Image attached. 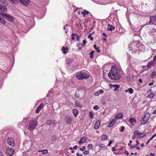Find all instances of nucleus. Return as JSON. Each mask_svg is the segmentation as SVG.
Instances as JSON below:
<instances>
[{"mask_svg":"<svg viewBox=\"0 0 156 156\" xmlns=\"http://www.w3.org/2000/svg\"><path fill=\"white\" fill-rule=\"evenodd\" d=\"M121 71L116 68L112 69L108 75L109 78L112 80H119L121 77Z\"/></svg>","mask_w":156,"mask_h":156,"instance_id":"obj_1","label":"nucleus"},{"mask_svg":"<svg viewBox=\"0 0 156 156\" xmlns=\"http://www.w3.org/2000/svg\"><path fill=\"white\" fill-rule=\"evenodd\" d=\"M37 124V122L36 120H31L29 123L28 129L30 131H32L36 127Z\"/></svg>","mask_w":156,"mask_h":156,"instance_id":"obj_2","label":"nucleus"},{"mask_svg":"<svg viewBox=\"0 0 156 156\" xmlns=\"http://www.w3.org/2000/svg\"><path fill=\"white\" fill-rule=\"evenodd\" d=\"M76 77L80 80L87 79L89 77V76L85 73L81 72L77 73L76 75Z\"/></svg>","mask_w":156,"mask_h":156,"instance_id":"obj_3","label":"nucleus"},{"mask_svg":"<svg viewBox=\"0 0 156 156\" xmlns=\"http://www.w3.org/2000/svg\"><path fill=\"white\" fill-rule=\"evenodd\" d=\"M150 117V114L147 113H146L144 115V117L142 119L141 121V125H144L148 122L149 118Z\"/></svg>","mask_w":156,"mask_h":156,"instance_id":"obj_4","label":"nucleus"},{"mask_svg":"<svg viewBox=\"0 0 156 156\" xmlns=\"http://www.w3.org/2000/svg\"><path fill=\"white\" fill-rule=\"evenodd\" d=\"M7 144L12 147H13L15 145L14 140L11 137H8L7 139Z\"/></svg>","mask_w":156,"mask_h":156,"instance_id":"obj_5","label":"nucleus"},{"mask_svg":"<svg viewBox=\"0 0 156 156\" xmlns=\"http://www.w3.org/2000/svg\"><path fill=\"white\" fill-rule=\"evenodd\" d=\"M65 122L68 125H70L72 122V119L69 115H66L64 118Z\"/></svg>","mask_w":156,"mask_h":156,"instance_id":"obj_6","label":"nucleus"},{"mask_svg":"<svg viewBox=\"0 0 156 156\" xmlns=\"http://www.w3.org/2000/svg\"><path fill=\"white\" fill-rule=\"evenodd\" d=\"M6 153L9 156H11L14 152V150L12 148H7L6 151Z\"/></svg>","mask_w":156,"mask_h":156,"instance_id":"obj_7","label":"nucleus"},{"mask_svg":"<svg viewBox=\"0 0 156 156\" xmlns=\"http://www.w3.org/2000/svg\"><path fill=\"white\" fill-rule=\"evenodd\" d=\"M134 135L136 136L137 137L140 138L144 137L145 134L144 133H140L138 131H135L134 132Z\"/></svg>","mask_w":156,"mask_h":156,"instance_id":"obj_8","label":"nucleus"},{"mask_svg":"<svg viewBox=\"0 0 156 156\" xmlns=\"http://www.w3.org/2000/svg\"><path fill=\"white\" fill-rule=\"evenodd\" d=\"M156 22V16L150 17V21L148 22L149 24L151 23L154 24Z\"/></svg>","mask_w":156,"mask_h":156,"instance_id":"obj_9","label":"nucleus"},{"mask_svg":"<svg viewBox=\"0 0 156 156\" xmlns=\"http://www.w3.org/2000/svg\"><path fill=\"white\" fill-rule=\"evenodd\" d=\"M4 18L8 20L9 21L12 22L14 21V18L12 16L9 15L8 14H7L6 17H4Z\"/></svg>","mask_w":156,"mask_h":156,"instance_id":"obj_10","label":"nucleus"},{"mask_svg":"<svg viewBox=\"0 0 156 156\" xmlns=\"http://www.w3.org/2000/svg\"><path fill=\"white\" fill-rule=\"evenodd\" d=\"M20 2L22 4H23L25 6H27L29 2V0H19Z\"/></svg>","mask_w":156,"mask_h":156,"instance_id":"obj_11","label":"nucleus"},{"mask_svg":"<svg viewBox=\"0 0 156 156\" xmlns=\"http://www.w3.org/2000/svg\"><path fill=\"white\" fill-rule=\"evenodd\" d=\"M20 2L22 4H23L25 6H27L29 2V0H19Z\"/></svg>","mask_w":156,"mask_h":156,"instance_id":"obj_12","label":"nucleus"},{"mask_svg":"<svg viewBox=\"0 0 156 156\" xmlns=\"http://www.w3.org/2000/svg\"><path fill=\"white\" fill-rule=\"evenodd\" d=\"M86 140V138L85 137L83 136L81 137L78 143L79 145H81L83 143L85 142Z\"/></svg>","mask_w":156,"mask_h":156,"instance_id":"obj_13","label":"nucleus"},{"mask_svg":"<svg viewBox=\"0 0 156 156\" xmlns=\"http://www.w3.org/2000/svg\"><path fill=\"white\" fill-rule=\"evenodd\" d=\"M44 107V105L43 104L41 103L38 106L37 108L36 111V112L37 113H38L41 110V108H43Z\"/></svg>","mask_w":156,"mask_h":156,"instance_id":"obj_14","label":"nucleus"},{"mask_svg":"<svg viewBox=\"0 0 156 156\" xmlns=\"http://www.w3.org/2000/svg\"><path fill=\"white\" fill-rule=\"evenodd\" d=\"M101 120L99 119L96 123L94 126V128L95 129H97L100 126V125Z\"/></svg>","mask_w":156,"mask_h":156,"instance_id":"obj_15","label":"nucleus"},{"mask_svg":"<svg viewBox=\"0 0 156 156\" xmlns=\"http://www.w3.org/2000/svg\"><path fill=\"white\" fill-rule=\"evenodd\" d=\"M0 10L4 12H6L7 11V8L6 6L2 5L0 4Z\"/></svg>","mask_w":156,"mask_h":156,"instance_id":"obj_16","label":"nucleus"},{"mask_svg":"<svg viewBox=\"0 0 156 156\" xmlns=\"http://www.w3.org/2000/svg\"><path fill=\"white\" fill-rule=\"evenodd\" d=\"M129 120L130 123H131L132 126L134 125V122H136V119L134 118H130L129 119Z\"/></svg>","mask_w":156,"mask_h":156,"instance_id":"obj_17","label":"nucleus"},{"mask_svg":"<svg viewBox=\"0 0 156 156\" xmlns=\"http://www.w3.org/2000/svg\"><path fill=\"white\" fill-rule=\"evenodd\" d=\"M104 92L103 90L101 89L97 92L94 93V95L96 96H98L100 94H103Z\"/></svg>","mask_w":156,"mask_h":156,"instance_id":"obj_18","label":"nucleus"},{"mask_svg":"<svg viewBox=\"0 0 156 156\" xmlns=\"http://www.w3.org/2000/svg\"><path fill=\"white\" fill-rule=\"evenodd\" d=\"M123 114L122 113H119L116 115L115 117L116 119H121L122 118Z\"/></svg>","mask_w":156,"mask_h":156,"instance_id":"obj_19","label":"nucleus"},{"mask_svg":"<svg viewBox=\"0 0 156 156\" xmlns=\"http://www.w3.org/2000/svg\"><path fill=\"white\" fill-rule=\"evenodd\" d=\"M115 120H112L110 123H109L108 125V127H112L115 123Z\"/></svg>","mask_w":156,"mask_h":156,"instance_id":"obj_20","label":"nucleus"},{"mask_svg":"<svg viewBox=\"0 0 156 156\" xmlns=\"http://www.w3.org/2000/svg\"><path fill=\"white\" fill-rule=\"evenodd\" d=\"M154 61H153L149 62L147 65V66L148 68H150L154 64Z\"/></svg>","mask_w":156,"mask_h":156,"instance_id":"obj_21","label":"nucleus"},{"mask_svg":"<svg viewBox=\"0 0 156 156\" xmlns=\"http://www.w3.org/2000/svg\"><path fill=\"white\" fill-rule=\"evenodd\" d=\"M154 93L153 92H151V93L150 94L147 96V97L150 98L152 99L154 98Z\"/></svg>","mask_w":156,"mask_h":156,"instance_id":"obj_22","label":"nucleus"},{"mask_svg":"<svg viewBox=\"0 0 156 156\" xmlns=\"http://www.w3.org/2000/svg\"><path fill=\"white\" fill-rule=\"evenodd\" d=\"M112 87L114 88V91H116L117 90V89H119L120 86L119 85H117L116 84H114L112 85Z\"/></svg>","mask_w":156,"mask_h":156,"instance_id":"obj_23","label":"nucleus"},{"mask_svg":"<svg viewBox=\"0 0 156 156\" xmlns=\"http://www.w3.org/2000/svg\"><path fill=\"white\" fill-rule=\"evenodd\" d=\"M115 29V27L112 25L110 26V27L108 28V29L110 31H112V30H114Z\"/></svg>","mask_w":156,"mask_h":156,"instance_id":"obj_24","label":"nucleus"},{"mask_svg":"<svg viewBox=\"0 0 156 156\" xmlns=\"http://www.w3.org/2000/svg\"><path fill=\"white\" fill-rule=\"evenodd\" d=\"M108 138L107 136L105 134L102 135L101 136V139L102 140H106Z\"/></svg>","mask_w":156,"mask_h":156,"instance_id":"obj_25","label":"nucleus"},{"mask_svg":"<svg viewBox=\"0 0 156 156\" xmlns=\"http://www.w3.org/2000/svg\"><path fill=\"white\" fill-rule=\"evenodd\" d=\"M0 23H2L3 24L5 25L6 22L5 20L2 18L0 17Z\"/></svg>","mask_w":156,"mask_h":156,"instance_id":"obj_26","label":"nucleus"},{"mask_svg":"<svg viewBox=\"0 0 156 156\" xmlns=\"http://www.w3.org/2000/svg\"><path fill=\"white\" fill-rule=\"evenodd\" d=\"M73 114L75 117H76L78 114V111L76 109H74L73 110Z\"/></svg>","mask_w":156,"mask_h":156,"instance_id":"obj_27","label":"nucleus"},{"mask_svg":"<svg viewBox=\"0 0 156 156\" xmlns=\"http://www.w3.org/2000/svg\"><path fill=\"white\" fill-rule=\"evenodd\" d=\"M94 48L95 49L96 51L98 52H100V51L99 50V49L97 47V45L96 44H94L93 46Z\"/></svg>","mask_w":156,"mask_h":156,"instance_id":"obj_28","label":"nucleus"},{"mask_svg":"<svg viewBox=\"0 0 156 156\" xmlns=\"http://www.w3.org/2000/svg\"><path fill=\"white\" fill-rule=\"evenodd\" d=\"M62 51H63V53L64 54L66 53V51L68 50L67 48H65L64 47H63L62 48Z\"/></svg>","mask_w":156,"mask_h":156,"instance_id":"obj_29","label":"nucleus"},{"mask_svg":"<svg viewBox=\"0 0 156 156\" xmlns=\"http://www.w3.org/2000/svg\"><path fill=\"white\" fill-rule=\"evenodd\" d=\"M90 13L89 11L86 10H84L83 11L81 12V13L83 15H86Z\"/></svg>","mask_w":156,"mask_h":156,"instance_id":"obj_30","label":"nucleus"},{"mask_svg":"<svg viewBox=\"0 0 156 156\" xmlns=\"http://www.w3.org/2000/svg\"><path fill=\"white\" fill-rule=\"evenodd\" d=\"M128 90L129 93L130 94H132L133 93V90L132 88H129L128 89Z\"/></svg>","mask_w":156,"mask_h":156,"instance_id":"obj_31","label":"nucleus"},{"mask_svg":"<svg viewBox=\"0 0 156 156\" xmlns=\"http://www.w3.org/2000/svg\"><path fill=\"white\" fill-rule=\"evenodd\" d=\"M94 51H91L90 54V58H94L93 55Z\"/></svg>","mask_w":156,"mask_h":156,"instance_id":"obj_32","label":"nucleus"},{"mask_svg":"<svg viewBox=\"0 0 156 156\" xmlns=\"http://www.w3.org/2000/svg\"><path fill=\"white\" fill-rule=\"evenodd\" d=\"M46 123L48 125H51L53 123V121L51 120H48L47 121Z\"/></svg>","mask_w":156,"mask_h":156,"instance_id":"obj_33","label":"nucleus"},{"mask_svg":"<svg viewBox=\"0 0 156 156\" xmlns=\"http://www.w3.org/2000/svg\"><path fill=\"white\" fill-rule=\"evenodd\" d=\"M83 44H81V45H82V47H83L86 45V44L87 42V41L85 40H84L83 41Z\"/></svg>","mask_w":156,"mask_h":156,"instance_id":"obj_34","label":"nucleus"},{"mask_svg":"<svg viewBox=\"0 0 156 156\" xmlns=\"http://www.w3.org/2000/svg\"><path fill=\"white\" fill-rule=\"evenodd\" d=\"M38 152H42V154H45L47 153L48 151L47 150H39Z\"/></svg>","mask_w":156,"mask_h":156,"instance_id":"obj_35","label":"nucleus"},{"mask_svg":"<svg viewBox=\"0 0 156 156\" xmlns=\"http://www.w3.org/2000/svg\"><path fill=\"white\" fill-rule=\"evenodd\" d=\"M11 1L12 2V3L15 4H17L18 3V0H11Z\"/></svg>","mask_w":156,"mask_h":156,"instance_id":"obj_36","label":"nucleus"},{"mask_svg":"<svg viewBox=\"0 0 156 156\" xmlns=\"http://www.w3.org/2000/svg\"><path fill=\"white\" fill-rule=\"evenodd\" d=\"M87 147L89 149H91L93 147V145L92 144H88Z\"/></svg>","mask_w":156,"mask_h":156,"instance_id":"obj_37","label":"nucleus"},{"mask_svg":"<svg viewBox=\"0 0 156 156\" xmlns=\"http://www.w3.org/2000/svg\"><path fill=\"white\" fill-rule=\"evenodd\" d=\"M88 37L89 38H90V40L91 41H93L94 39V38L93 37H91V34H90L88 36Z\"/></svg>","mask_w":156,"mask_h":156,"instance_id":"obj_38","label":"nucleus"},{"mask_svg":"<svg viewBox=\"0 0 156 156\" xmlns=\"http://www.w3.org/2000/svg\"><path fill=\"white\" fill-rule=\"evenodd\" d=\"M7 14H7L5 13H4V12H0V15H2L4 16V17H6V16Z\"/></svg>","mask_w":156,"mask_h":156,"instance_id":"obj_39","label":"nucleus"},{"mask_svg":"<svg viewBox=\"0 0 156 156\" xmlns=\"http://www.w3.org/2000/svg\"><path fill=\"white\" fill-rule=\"evenodd\" d=\"M98 146L100 147H105V145L104 144L101 143H100L98 145Z\"/></svg>","mask_w":156,"mask_h":156,"instance_id":"obj_40","label":"nucleus"},{"mask_svg":"<svg viewBox=\"0 0 156 156\" xmlns=\"http://www.w3.org/2000/svg\"><path fill=\"white\" fill-rule=\"evenodd\" d=\"M124 129H125V127L124 126H122L121 127L120 129L119 130V131L120 132H122L124 131Z\"/></svg>","mask_w":156,"mask_h":156,"instance_id":"obj_41","label":"nucleus"},{"mask_svg":"<svg viewBox=\"0 0 156 156\" xmlns=\"http://www.w3.org/2000/svg\"><path fill=\"white\" fill-rule=\"evenodd\" d=\"M156 73L155 72H153L151 75V77L152 78L154 77V76L156 75Z\"/></svg>","mask_w":156,"mask_h":156,"instance_id":"obj_42","label":"nucleus"},{"mask_svg":"<svg viewBox=\"0 0 156 156\" xmlns=\"http://www.w3.org/2000/svg\"><path fill=\"white\" fill-rule=\"evenodd\" d=\"M90 117L91 119H92L93 118V114L91 112H90L89 113Z\"/></svg>","mask_w":156,"mask_h":156,"instance_id":"obj_43","label":"nucleus"},{"mask_svg":"<svg viewBox=\"0 0 156 156\" xmlns=\"http://www.w3.org/2000/svg\"><path fill=\"white\" fill-rule=\"evenodd\" d=\"M93 108L94 109L98 110L99 109L98 106L97 105H95L94 107Z\"/></svg>","mask_w":156,"mask_h":156,"instance_id":"obj_44","label":"nucleus"},{"mask_svg":"<svg viewBox=\"0 0 156 156\" xmlns=\"http://www.w3.org/2000/svg\"><path fill=\"white\" fill-rule=\"evenodd\" d=\"M76 105L77 106L80 107H81L82 106L81 105L79 102H76Z\"/></svg>","mask_w":156,"mask_h":156,"instance_id":"obj_45","label":"nucleus"},{"mask_svg":"<svg viewBox=\"0 0 156 156\" xmlns=\"http://www.w3.org/2000/svg\"><path fill=\"white\" fill-rule=\"evenodd\" d=\"M89 151H84L83 152V154L85 155H86V154H89Z\"/></svg>","mask_w":156,"mask_h":156,"instance_id":"obj_46","label":"nucleus"},{"mask_svg":"<svg viewBox=\"0 0 156 156\" xmlns=\"http://www.w3.org/2000/svg\"><path fill=\"white\" fill-rule=\"evenodd\" d=\"M76 39L78 42H79L80 40V38L79 36L77 35L76 36Z\"/></svg>","mask_w":156,"mask_h":156,"instance_id":"obj_47","label":"nucleus"},{"mask_svg":"<svg viewBox=\"0 0 156 156\" xmlns=\"http://www.w3.org/2000/svg\"><path fill=\"white\" fill-rule=\"evenodd\" d=\"M85 149H86V147L84 146H83V148H80V150L82 151H83L84 149L85 150Z\"/></svg>","mask_w":156,"mask_h":156,"instance_id":"obj_48","label":"nucleus"},{"mask_svg":"<svg viewBox=\"0 0 156 156\" xmlns=\"http://www.w3.org/2000/svg\"><path fill=\"white\" fill-rule=\"evenodd\" d=\"M113 142V141L112 140L110 141L108 144V146H110L111 144Z\"/></svg>","mask_w":156,"mask_h":156,"instance_id":"obj_49","label":"nucleus"},{"mask_svg":"<svg viewBox=\"0 0 156 156\" xmlns=\"http://www.w3.org/2000/svg\"><path fill=\"white\" fill-rule=\"evenodd\" d=\"M153 59L154 62L156 61V55L154 56Z\"/></svg>","mask_w":156,"mask_h":156,"instance_id":"obj_50","label":"nucleus"},{"mask_svg":"<svg viewBox=\"0 0 156 156\" xmlns=\"http://www.w3.org/2000/svg\"><path fill=\"white\" fill-rule=\"evenodd\" d=\"M115 147H113L112 148V151H116V150L115 149Z\"/></svg>","mask_w":156,"mask_h":156,"instance_id":"obj_51","label":"nucleus"},{"mask_svg":"<svg viewBox=\"0 0 156 156\" xmlns=\"http://www.w3.org/2000/svg\"><path fill=\"white\" fill-rule=\"evenodd\" d=\"M150 155L151 156H155V155L154 153H150Z\"/></svg>","mask_w":156,"mask_h":156,"instance_id":"obj_52","label":"nucleus"},{"mask_svg":"<svg viewBox=\"0 0 156 156\" xmlns=\"http://www.w3.org/2000/svg\"><path fill=\"white\" fill-rule=\"evenodd\" d=\"M132 142V140H130L129 142V143L128 144V145L129 146H131V143Z\"/></svg>","mask_w":156,"mask_h":156,"instance_id":"obj_53","label":"nucleus"},{"mask_svg":"<svg viewBox=\"0 0 156 156\" xmlns=\"http://www.w3.org/2000/svg\"><path fill=\"white\" fill-rule=\"evenodd\" d=\"M136 145H134L133 146H132L131 147H130V148H131V149H133V148H134L135 147H136Z\"/></svg>","mask_w":156,"mask_h":156,"instance_id":"obj_54","label":"nucleus"},{"mask_svg":"<svg viewBox=\"0 0 156 156\" xmlns=\"http://www.w3.org/2000/svg\"><path fill=\"white\" fill-rule=\"evenodd\" d=\"M77 147H78V146L77 145H75L73 147V148L74 149H76V148H77Z\"/></svg>","mask_w":156,"mask_h":156,"instance_id":"obj_55","label":"nucleus"},{"mask_svg":"<svg viewBox=\"0 0 156 156\" xmlns=\"http://www.w3.org/2000/svg\"><path fill=\"white\" fill-rule=\"evenodd\" d=\"M136 146H137L139 144V141H136Z\"/></svg>","mask_w":156,"mask_h":156,"instance_id":"obj_56","label":"nucleus"},{"mask_svg":"<svg viewBox=\"0 0 156 156\" xmlns=\"http://www.w3.org/2000/svg\"><path fill=\"white\" fill-rule=\"evenodd\" d=\"M125 153L127 154V155H128L129 154V153L127 151H125Z\"/></svg>","mask_w":156,"mask_h":156,"instance_id":"obj_57","label":"nucleus"},{"mask_svg":"<svg viewBox=\"0 0 156 156\" xmlns=\"http://www.w3.org/2000/svg\"><path fill=\"white\" fill-rule=\"evenodd\" d=\"M153 82H151V83H149V86H151V85H153Z\"/></svg>","mask_w":156,"mask_h":156,"instance_id":"obj_58","label":"nucleus"},{"mask_svg":"<svg viewBox=\"0 0 156 156\" xmlns=\"http://www.w3.org/2000/svg\"><path fill=\"white\" fill-rule=\"evenodd\" d=\"M139 81L140 83H141L142 82V80L141 79H139Z\"/></svg>","mask_w":156,"mask_h":156,"instance_id":"obj_59","label":"nucleus"},{"mask_svg":"<svg viewBox=\"0 0 156 156\" xmlns=\"http://www.w3.org/2000/svg\"><path fill=\"white\" fill-rule=\"evenodd\" d=\"M80 45V43H78L76 44V46L77 47H79Z\"/></svg>","mask_w":156,"mask_h":156,"instance_id":"obj_60","label":"nucleus"},{"mask_svg":"<svg viewBox=\"0 0 156 156\" xmlns=\"http://www.w3.org/2000/svg\"><path fill=\"white\" fill-rule=\"evenodd\" d=\"M75 36H76V34L75 33H73L72 35V36L74 37Z\"/></svg>","mask_w":156,"mask_h":156,"instance_id":"obj_61","label":"nucleus"},{"mask_svg":"<svg viewBox=\"0 0 156 156\" xmlns=\"http://www.w3.org/2000/svg\"><path fill=\"white\" fill-rule=\"evenodd\" d=\"M75 39V37H73V36H72V37L71 38V39L73 40Z\"/></svg>","mask_w":156,"mask_h":156,"instance_id":"obj_62","label":"nucleus"},{"mask_svg":"<svg viewBox=\"0 0 156 156\" xmlns=\"http://www.w3.org/2000/svg\"><path fill=\"white\" fill-rule=\"evenodd\" d=\"M156 134H154L152 136V137L153 138L154 137L156 136Z\"/></svg>","mask_w":156,"mask_h":156,"instance_id":"obj_63","label":"nucleus"},{"mask_svg":"<svg viewBox=\"0 0 156 156\" xmlns=\"http://www.w3.org/2000/svg\"><path fill=\"white\" fill-rule=\"evenodd\" d=\"M76 156H79L80 154L78 153H77L76 154Z\"/></svg>","mask_w":156,"mask_h":156,"instance_id":"obj_64","label":"nucleus"}]
</instances>
